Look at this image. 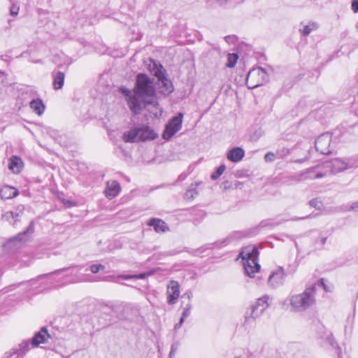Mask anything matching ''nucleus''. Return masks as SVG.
Listing matches in <instances>:
<instances>
[{
	"instance_id": "obj_1",
	"label": "nucleus",
	"mask_w": 358,
	"mask_h": 358,
	"mask_svg": "<svg viewBox=\"0 0 358 358\" xmlns=\"http://www.w3.org/2000/svg\"><path fill=\"white\" fill-rule=\"evenodd\" d=\"M153 80L145 73H138L136 76L134 92L143 103V109L148 105H157Z\"/></svg>"
},
{
	"instance_id": "obj_2",
	"label": "nucleus",
	"mask_w": 358,
	"mask_h": 358,
	"mask_svg": "<svg viewBox=\"0 0 358 358\" xmlns=\"http://www.w3.org/2000/svg\"><path fill=\"white\" fill-rule=\"evenodd\" d=\"M316 303V288L311 285L300 294H294L289 297L292 310L295 312H303Z\"/></svg>"
},
{
	"instance_id": "obj_3",
	"label": "nucleus",
	"mask_w": 358,
	"mask_h": 358,
	"mask_svg": "<svg viewBox=\"0 0 358 358\" xmlns=\"http://www.w3.org/2000/svg\"><path fill=\"white\" fill-rule=\"evenodd\" d=\"M258 249L255 246L248 245L243 248L240 253V257L243 260V267L245 273L253 277L254 274L260 269V265L258 263Z\"/></svg>"
},
{
	"instance_id": "obj_4",
	"label": "nucleus",
	"mask_w": 358,
	"mask_h": 358,
	"mask_svg": "<svg viewBox=\"0 0 358 358\" xmlns=\"http://www.w3.org/2000/svg\"><path fill=\"white\" fill-rule=\"evenodd\" d=\"M157 136V134L152 129L142 124L125 131L122 135V139L126 143H134L154 140Z\"/></svg>"
},
{
	"instance_id": "obj_5",
	"label": "nucleus",
	"mask_w": 358,
	"mask_h": 358,
	"mask_svg": "<svg viewBox=\"0 0 358 358\" xmlns=\"http://www.w3.org/2000/svg\"><path fill=\"white\" fill-rule=\"evenodd\" d=\"M34 222L31 221L26 231L19 233L17 236L10 238L4 245L3 247L6 250L12 251L21 247L29 238V234L34 231Z\"/></svg>"
},
{
	"instance_id": "obj_6",
	"label": "nucleus",
	"mask_w": 358,
	"mask_h": 358,
	"mask_svg": "<svg viewBox=\"0 0 358 358\" xmlns=\"http://www.w3.org/2000/svg\"><path fill=\"white\" fill-rule=\"evenodd\" d=\"M268 81L267 73L261 67L250 70L247 76L246 85L248 88L254 89Z\"/></svg>"
},
{
	"instance_id": "obj_7",
	"label": "nucleus",
	"mask_w": 358,
	"mask_h": 358,
	"mask_svg": "<svg viewBox=\"0 0 358 358\" xmlns=\"http://www.w3.org/2000/svg\"><path fill=\"white\" fill-rule=\"evenodd\" d=\"M158 79L157 85L160 93L164 95H169L173 91V86L171 81L166 77V71L163 69L162 65L157 68L154 73Z\"/></svg>"
},
{
	"instance_id": "obj_8",
	"label": "nucleus",
	"mask_w": 358,
	"mask_h": 358,
	"mask_svg": "<svg viewBox=\"0 0 358 358\" xmlns=\"http://www.w3.org/2000/svg\"><path fill=\"white\" fill-rule=\"evenodd\" d=\"M268 297L266 296L257 299L256 303L246 312L245 322H249L250 320H255L262 315L268 306Z\"/></svg>"
},
{
	"instance_id": "obj_9",
	"label": "nucleus",
	"mask_w": 358,
	"mask_h": 358,
	"mask_svg": "<svg viewBox=\"0 0 358 358\" xmlns=\"http://www.w3.org/2000/svg\"><path fill=\"white\" fill-rule=\"evenodd\" d=\"M120 92L126 96L127 104L131 112L135 115L140 114L143 111V103L138 100L134 90L131 92L126 87H121Z\"/></svg>"
},
{
	"instance_id": "obj_10",
	"label": "nucleus",
	"mask_w": 358,
	"mask_h": 358,
	"mask_svg": "<svg viewBox=\"0 0 358 358\" xmlns=\"http://www.w3.org/2000/svg\"><path fill=\"white\" fill-rule=\"evenodd\" d=\"M182 118L183 114L180 113L169 121L163 133L164 139H171L181 129Z\"/></svg>"
},
{
	"instance_id": "obj_11",
	"label": "nucleus",
	"mask_w": 358,
	"mask_h": 358,
	"mask_svg": "<svg viewBox=\"0 0 358 358\" xmlns=\"http://www.w3.org/2000/svg\"><path fill=\"white\" fill-rule=\"evenodd\" d=\"M357 165L358 162L357 157H351L348 159L346 161L340 158H336L329 163L328 167L331 169L332 173H336L345 169L357 166Z\"/></svg>"
},
{
	"instance_id": "obj_12",
	"label": "nucleus",
	"mask_w": 358,
	"mask_h": 358,
	"mask_svg": "<svg viewBox=\"0 0 358 358\" xmlns=\"http://www.w3.org/2000/svg\"><path fill=\"white\" fill-rule=\"evenodd\" d=\"M331 141V134L327 132L320 135L315 141V145L317 152L322 155H327L331 152L330 143Z\"/></svg>"
},
{
	"instance_id": "obj_13",
	"label": "nucleus",
	"mask_w": 358,
	"mask_h": 358,
	"mask_svg": "<svg viewBox=\"0 0 358 358\" xmlns=\"http://www.w3.org/2000/svg\"><path fill=\"white\" fill-rule=\"evenodd\" d=\"M285 276L286 273L284 268H280L269 275L268 283L273 288L279 287L283 285Z\"/></svg>"
},
{
	"instance_id": "obj_14",
	"label": "nucleus",
	"mask_w": 358,
	"mask_h": 358,
	"mask_svg": "<svg viewBox=\"0 0 358 358\" xmlns=\"http://www.w3.org/2000/svg\"><path fill=\"white\" fill-rule=\"evenodd\" d=\"M167 301L169 304H175L180 296V285L177 281L171 280L167 286Z\"/></svg>"
},
{
	"instance_id": "obj_15",
	"label": "nucleus",
	"mask_w": 358,
	"mask_h": 358,
	"mask_svg": "<svg viewBox=\"0 0 358 358\" xmlns=\"http://www.w3.org/2000/svg\"><path fill=\"white\" fill-rule=\"evenodd\" d=\"M315 167L308 169L302 172L298 177V181H303L306 180H313L316 178H321L325 176L324 173L316 172Z\"/></svg>"
},
{
	"instance_id": "obj_16",
	"label": "nucleus",
	"mask_w": 358,
	"mask_h": 358,
	"mask_svg": "<svg viewBox=\"0 0 358 358\" xmlns=\"http://www.w3.org/2000/svg\"><path fill=\"white\" fill-rule=\"evenodd\" d=\"M50 336L48 332V330L45 327L41 328V329L35 334V336L31 339V345L34 347H37L41 343H45L48 341V338H50Z\"/></svg>"
},
{
	"instance_id": "obj_17",
	"label": "nucleus",
	"mask_w": 358,
	"mask_h": 358,
	"mask_svg": "<svg viewBox=\"0 0 358 358\" xmlns=\"http://www.w3.org/2000/svg\"><path fill=\"white\" fill-rule=\"evenodd\" d=\"M120 191V185L119 182L115 180L108 181L107 182V187L105 190L106 196L111 199L116 196Z\"/></svg>"
},
{
	"instance_id": "obj_18",
	"label": "nucleus",
	"mask_w": 358,
	"mask_h": 358,
	"mask_svg": "<svg viewBox=\"0 0 358 358\" xmlns=\"http://www.w3.org/2000/svg\"><path fill=\"white\" fill-rule=\"evenodd\" d=\"M148 225L153 227L155 231L157 233H164L169 230L166 223L163 220L157 218H152L150 220Z\"/></svg>"
},
{
	"instance_id": "obj_19",
	"label": "nucleus",
	"mask_w": 358,
	"mask_h": 358,
	"mask_svg": "<svg viewBox=\"0 0 358 358\" xmlns=\"http://www.w3.org/2000/svg\"><path fill=\"white\" fill-rule=\"evenodd\" d=\"M245 155L243 149L239 147H236L231 149L227 153V159L233 162H238L241 161Z\"/></svg>"
},
{
	"instance_id": "obj_20",
	"label": "nucleus",
	"mask_w": 358,
	"mask_h": 358,
	"mask_svg": "<svg viewBox=\"0 0 358 358\" xmlns=\"http://www.w3.org/2000/svg\"><path fill=\"white\" fill-rule=\"evenodd\" d=\"M23 166V162L20 157L13 156L9 159L8 169L13 173H19Z\"/></svg>"
},
{
	"instance_id": "obj_21",
	"label": "nucleus",
	"mask_w": 358,
	"mask_h": 358,
	"mask_svg": "<svg viewBox=\"0 0 358 358\" xmlns=\"http://www.w3.org/2000/svg\"><path fill=\"white\" fill-rule=\"evenodd\" d=\"M18 191L15 188L6 185L0 189V196L1 199H8L16 196Z\"/></svg>"
},
{
	"instance_id": "obj_22",
	"label": "nucleus",
	"mask_w": 358,
	"mask_h": 358,
	"mask_svg": "<svg viewBox=\"0 0 358 358\" xmlns=\"http://www.w3.org/2000/svg\"><path fill=\"white\" fill-rule=\"evenodd\" d=\"M29 106L38 115H41L45 109V106L41 99L31 100L29 103Z\"/></svg>"
},
{
	"instance_id": "obj_23",
	"label": "nucleus",
	"mask_w": 358,
	"mask_h": 358,
	"mask_svg": "<svg viewBox=\"0 0 358 358\" xmlns=\"http://www.w3.org/2000/svg\"><path fill=\"white\" fill-rule=\"evenodd\" d=\"M53 87L55 90L62 89L64 85L65 75L63 72L57 71L53 74Z\"/></svg>"
},
{
	"instance_id": "obj_24",
	"label": "nucleus",
	"mask_w": 358,
	"mask_h": 358,
	"mask_svg": "<svg viewBox=\"0 0 358 358\" xmlns=\"http://www.w3.org/2000/svg\"><path fill=\"white\" fill-rule=\"evenodd\" d=\"M299 31L305 36H308L311 31L317 29L318 24L316 22H309L308 24L301 23Z\"/></svg>"
},
{
	"instance_id": "obj_25",
	"label": "nucleus",
	"mask_w": 358,
	"mask_h": 358,
	"mask_svg": "<svg viewBox=\"0 0 358 358\" xmlns=\"http://www.w3.org/2000/svg\"><path fill=\"white\" fill-rule=\"evenodd\" d=\"M18 214L15 213L14 214L11 211L6 212L2 215V219L8 221L9 222L12 223L13 224H15L17 220Z\"/></svg>"
},
{
	"instance_id": "obj_26",
	"label": "nucleus",
	"mask_w": 358,
	"mask_h": 358,
	"mask_svg": "<svg viewBox=\"0 0 358 358\" xmlns=\"http://www.w3.org/2000/svg\"><path fill=\"white\" fill-rule=\"evenodd\" d=\"M29 350V343L28 341H23L20 344L19 355L16 358H23V356Z\"/></svg>"
},
{
	"instance_id": "obj_27",
	"label": "nucleus",
	"mask_w": 358,
	"mask_h": 358,
	"mask_svg": "<svg viewBox=\"0 0 358 358\" xmlns=\"http://www.w3.org/2000/svg\"><path fill=\"white\" fill-rule=\"evenodd\" d=\"M238 58V56L236 53L229 54L226 66L229 68H233L236 65Z\"/></svg>"
},
{
	"instance_id": "obj_28",
	"label": "nucleus",
	"mask_w": 358,
	"mask_h": 358,
	"mask_svg": "<svg viewBox=\"0 0 358 358\" xmlns=\"http://www.w3.org/2000/svg\"><path fill=\"white\" fill-rule=\"evenodd\" d=\"M226 166L224 164H221L215 172L211 175V179L213 180H217L224 171Z\"/></svg>"
},
{
	"instance_id": "obj_29",
	"label": "nucleus",
	"mask_w": 358,
	"mask_h": 358,
	"mask_svg": "<svg viewBox=\"0 0 358 358\" xmlns=\"http://www.w3.org/2000/svg\"><path fill=\"white\" fill-rule=\"evenodd\" d=\"M197 194H198V192H197L196 187L190 188V189H187V192H185V199H187V200H192Z\"/></svg>"
},
{
	"instance_id": "obj_30",
	"label": "nucleus",
	"mask_w": 358,
	"mask_h": 358,
	"mask_svg": "<svg viewBox=\"0 0 358 358\" xmlns=\"http://www.w3.org/2000/svg\"><path fill=\"white\" fill-rule=\"evenodd\" d=\"M147 274L140 273L139 275H118L117 278H122V279H131V278H137V279H144L146 277Z\"/></svg>"
},
{
	"instance_id": "obj_31",
	"label": "nucleus",
	"mask_w": 358,
	"mask_h": 358,
	"mask_svg": "<svg viewBox=\"0 0 358 358\" xmlns=\"http://www.w3.org/2000/svg\"><path fill=\"white\" fill-rule=\"evenodd\" d=\"M180 344L178 341H176L171 345V351L169 353V358L174 357L176 352L178 351V350L180 348Z\"/></svg>"
},
{
	"instance_id": "obj_32",
	"label": "nucleus",
	"mask_w": 358,
	"mask_h": 358,
	"mask_svg": "<svg viewBox=\"0 0 358 358\" xmlns=\"http://www.w3.org/2000/svg\"><path fill=\"white\" fill-rule=\"evenodd\" d=\"M191 308H192V305L189 303H187L186 307L184 308V310L182 311V316L180 318L183 319L185 320L190 315Z\"/></svg>"
},
{
	"instance_id": "obj_33",
	"label": "nucleus",
	"mask_w": 358,
	"mask_h": 358,
	"mask_svg": "<svg viewBox=\"0 0 358 358\" xmlns=\"http://www.w3.org/2000/svg\"><path fill=\"white\" fill-rule=\"evenodd\" d=\"M105 268V266L101 264H92L90 266V270L93 273H97L99 271H102Z\"/></svg>"
},
{
	"instance_id": "obj_34",
	"label": "nucleus",
	"mask_w": 358,
	"mask_h": 358,
	"mask_svg": "<svg viewBox=\"0 0 358 358\" xmlns=\"http://www.w3.org/2000/svg\"><path fill=\"white\" fill-rule=\"evenodd\" d=\"M309 204L311 207L315 208H320L321 207V201L317 200V199H313L309 201Z\"/></svg>"
},
{
	"instance_id": "obj_35",
	"label": "nucleus",
	"mask_w": 358,
	"mask_h": 358,
	"mask_svg": "<svg viewBox=\"0 0 358 358\" xmlns=\"http://www.w3.org/2000/svg\"><path fill=\"white\" fill-rule=\"evenodd\" d=\"M275 154L272 152H267L264 156V159L267 162H272L275 160Z\"/></svg>"
},
{
	"instance_id": "obj_36",
	"label": "nucleus",
	"mask_w": 358,
	"mask_h": 358,
	"mask_svg": "<svg viewBox=\"0 0 358 358\" xmlns=\"http://www.w3.org/2000/svg\"><path fill=\"white\" fill-rule=\"evenodd\" d=\"M19 8L15 5L12 6L10 8V15L13 16H16L18 14Z\"/></svg>"
},
{
	"instance_id": "obj_37",
	"label": "nucleus",
	"mask_w": 358,
	"mask_h": 358,
	"mask_svg": "<svg viewBox=\"0 0 358 358\" xmlns=\"http://www.w3.org/2000/svg\"><path fill=\"white\" fill-rule=\"evenodd\" d=\"M327 341L329 344L332 347H334L336 344L331 334L327 336Z\"/></svg>"
},
{
	"instance_id": "obj_38",
	"label": "nucleus",
	"mask_w": 358,
	"mask_h": 358,
	"mask_svg": "<svg viewBox=\"0 0 358 358\" xmlns=\"http://www.w3.org/2000/svg\"><path fill=\"white\" fill-rule=\"evenodd\" d=\"M352 9L355 13L358 12V0H352Z\"/></svg>"
},
{
	"instance_id": "obj_39",
	"label": "nucleus",
	"mask_w": 358,
	"mask_h": 358,
	"mask_svg": "<svg viewBox=\"0 0 358 358\" xmlns=\"http://www.w3.org/2000/svg\"><path fill=\"white\" fill-rule=\"evenodd\" d=\"M192 296H193L192 292L191 291H187L184 294L183 297H187L188 299V300H190L192 299Z\"/></svg>"
},
{
	"instance_id": "obj_40",
	"label": "nucleus",
	"mask_w": 358,
	"mask_h": 358,
	"mask_svg": "<svg viewBox=\"0 0 358 358\" xmlns=\"http://www.w3.org/2000/svg\"><path fill=\"white\" fill-rule=\"evenodd\" d=\"M184 321L185 320L183 319L180 318V322L176 324L175 329H179L182 326V324H183Z\"/></svg>"
},
{
	"instance_id": "obj_41",
	"label": "nucleus",
	"mask_w": 358,
	"mask_h": 358,
	"mask_svg": "<svg viewBox=\"0 0 358 358\" xmlns=\"http://www.w3.org/2000/svg\"><path fill=\"white\" fill-rule=\"evenodd\" d=\"M358 208V202H355L352 204L350 209L351 210H354Z\"/></svg>"
},
{
	"instance_id": "obj_42",
	"label": "nucleus",
	"mask_w": 358,
	"mask_h": 358,
	"mask_svg": "<svg viewBox=\"0 0 358 358\" xmlns=\"http://www.w3.org/2000/svg\"><path fill=\"white\" fill-rule=\"evenodd\" d=\"M17 352V350H13V352L10 354L8 356H5L3 358H9L10 357H12L13 355H15Z\"/></svg>"
},
{
	"instance_id": "obj_43",
	"label": "nucleus",
	"mask_w": 358,
	"mask_h": 358,
	"mask_svg": "<svg viewBox=\"0 0 358 358\" xmlns=\"http://www.w3.org/2000/svg\"><path fill=\"white\" fill-rule=\"evenodd\" d=\"M310 217V215H308V216H305V217H295V218H292V220H302V219H306V218H308Z\"/></svg>"
},
{
	"instance_id": "obj_44",
	"label": "nucleus",
	"mask_w": 358,
	"mask_h": 358,
	"mask_svg": "<svg viewBox=\"0 0 358 358\" xmlns=\"http://www.w3.org/2000/svg\"><path fill=\"white\" fill-rule=\"evenodd\" d=\"M233 39V37L230 36H226L225 37V41L227 42V43H229L230 41Z\"/></svg>"
},
{
	"instance_id": "obj_45",
	"label": "nucleus",
	"mask_w": 358,
	"mask_h": 358,
	"mask_svg": "<svg viewBox=\"0 0 358 358\" xmlns=\"http://www.w3.org/2000/svg\"><path fill=\"white\" fill-rule=\"evenodd\" d=\"M326 241H327V238L326 237H323L321 238V243L322 245H324L326 243Z\"/></svg>"
},
{
	"instance_id": "obj_46",
	"label": "nucleus",
	"mask_w": 358,
	"mask_h": 358,
	"mask_svg": "<svg viewBox=\"0 0 358 358\" xmlns=\"http://www.w3.org/2000/svg\"><path fill=\"white\" fill-rule=\"evenodd\" d=\"M320 282L322 284V285L324 286V288L326 291H327V289L326 288L325 285H324V279H321L320 280Z\"/></svg>"
},
{
	"instance_id": "obj_47",
	"label": "nucleus",
	"mask_w": 358,
	"mask_h": 358,
	"mask_svg": "<svg viewBox=\"0 0 358 358\" xmlns=\"http://www.w3.org/2000/svg\"><path fill=\"white\" fill-rule=\"evenodd\" d=\"M220 3H227V0H220Z\"/></svg>"
},
{
	"instance_id": "obj_48",
	"label": "nucleus",
	"mask_w": 358,
	"mask_h": 358,
	"mask_svg": "<svg viewBox=\"0 0 358 358\" xmlns=\"http://www.w3.org/2000/svg\"><path fill=\"white\" fill-rule=\"evenodd\" d=\"M0 75H4V72L3 71H0Z\"/></svg>"
},
{
	"instance_id": "obj_49",
	"label": "nucleus",
	"mask_w": 358,
	"mask_h": 358,
	"mask_svg": "<svg viewBox=\"0 0 358 358\" xmlns=\"http://www.w3.org/2000/svg\"><path fill=\"white\" fill-rule=\"evenodd\" d=\"M357 27H358V25H357Z\"/></svg>"
}]
</instances>
